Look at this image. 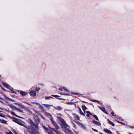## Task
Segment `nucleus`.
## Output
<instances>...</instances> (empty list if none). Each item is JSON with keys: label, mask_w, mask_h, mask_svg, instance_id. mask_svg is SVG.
Segmentation results:
<instances>
[{"label": "nucleus", "mask_w": 134, "mask_h": 134, "mask_svg": "<svg viewBox=\"0 0 134 134\" xmlns=\"http://www.w3.org/2000/svg\"><path fill=\"white\" fill-rule=\"evenodd\" d=\"M27 121L30 125V126L28 127L29 128L28 129L31 130L33 134H39V132L35 129V127H37V125H35L32 120L31 119H29Z\"/></svg>", "instance_id": "f257e3e1"}, {"label": "nucleus", "mask_w": 134, "mask_h": 134, "mask_svg": "<svg viewBox=\"0 0 134 134\" xmlns=\"http://www.w3.org/2000/svg\"><path fill=\"white\" fill-rule=\"evenodd\" d=\"M62 127L63 130L66 133V134H73L69 129V126L66 123L62 125Z\"/></svg>", "instance_id": "f03ea898"}, {"label": "nucleus", "mask_w": 134, "mask_h": 134, "mask_svg": "<svg viewBox=\"0 0 134 134\" xmlns=\"http://www.w3.org/2000/svg\"><path fill=\"white\" fill-rule=\"evenodd\" d=\"M13 121L20 125L24 126L25 128L27 129H29V127H27L23 124L24 122L23 121H21L20 119L16 118L13 120Z\"/></svg>", "instance_id": "7ed1b4c3"}, {"label": "nucleus", "mask_w": 134, "mask_h": 134, "mask_svg": "<svg viewBox=\"0 0 134 134\" xmlns=\"http://www.w3.org/2000/svg\"><path fill=\"white\" fill-rule=\"evenodd\" d=\"M35 125H37V127H35V129L38 131V124L40 122L39 118L36 116H35L34 117Z\"/></svg>", "instance_id": "20e7f679"}, {"label": "nucleus", "mask_w": 134, "mask_h": 134, "mask_svg": "<svg viewBox=\"0 0 134 134\" xmlns=\"http://www.w3.org/2000/svg\"><path fill=\"white\" fill-rule=\"evenodd\" d=\"M51 122L53 125L54 127H55V130H57L59 129V127L58 125L53 120V118L51 117L50 118Z\"/></svg>", "instance_id": "39448f33"}, {"label": "nucleus", "mask_w": 134, "mask_h": 134, "mask_svg": "<svg viewBox=\"0 0 134 134\" xmlns=\"http://www.w3.org/2000/svg\"><path fill=\"white\" fill-rule=\"evenodd\" d=\"M57 118L58 119V120L61 124L62 126V125H64L66 123L64 120L58 116H57Z\"/></svg>", "instance_id": "423d86ee"}, {"label": "nucleus", "mask_w": 134, "mask_h": 134, "mask_svg": "<svg viewBox=\"0 0 134 134\" xmlns=\"http://www.w3.org/2000/svg\"><path fill=\"white\" fill-rule=\"evenodd\" d=\"M76 122L77 124L79 125V126H80L81 128H82L84 129H85V126L82 124L77 121H76Z\"/></svg>", "instance_id": "0eeeda50"}, {"label": "nucleus", "mask_w": 134, "mask_h": 134, "mask_svg": "<svg viewBox=\"0 0 134 134\" xmlns=\"http://www.w3.org/2000/svg\"><path fill=\"white\" fill-rule=\"evenodd\" d=\"M29 93L31 96H34L36 95L35 91H31Z\"/></svg>", "instance_id": "6e6552de"}, {"label": "nucleus", "mask_w": 134, "mask_h": 134, "mask_svg": "<svg viewBox=\"0 0 134 134\" xmlns=\"http://www.w3.org/2000/svg\"><path fill=\"white\" fill-rule=\"evenodd\" d=\"M51 129L56 134H62L60 131L59 130H55L54 128H51Z\"/></svg>", "instance_id": "1a4fd4ad"}, {"label": "nucleus", "mask_w": 134, "mask_h": 134, "mask_svg": "<svg viewBox=\"0 0 134 134\" xmlns=\"http://www.w3.org/2000/svg\"><path fill=\"white\" fill-rule=\"evenodd\" d=\"M105 132L107 133L108 134H112V132L110 131L108 129H104L103 130Z\"/></svg>", "instance_id": "9d476101"}, {"label": "nucleus", "mask_w": 134, "mask_h": 134, "mask_svg": "<svg viewBox=\"0 0 134 134\" xmlns=\"http://www.w3.org/2000/svg\"><path fill=\"white\" fill-rule=\"evenodd\" d=\"M98 108L99 109H100L103 112H104V113H105L106 114H108L107 113L106 111L105 110V109L103 107H98Z\"/></svg>", "instance_id": "9b49d317"}, {"label": "nucleus", "mask_w": 134, "mask_h": 134, "mask_svg": "<svg viewBox=\"0 0 134 134\" xmlns=\"http://www.w3.org/2000/svg\"><path fill=\"white\" fill-rule=\"evenodd\" d=\"M74 118L77 120H79L80 119V118L79 116L75 114H72Z\"/></svg>", "instance_id": "f8f14e48"}, {"label": "nucleus", "mask_w": 134, "mask_h": 134, "mask_svg": "<svg viewBox=\"0 0 134 134\" xmlns=\"http://www.w3.org/2000/svg\"><path fill=\"white\" fill-rule=\"evenodd\" d=\"M54 108L55 109L58 110H60L62 109V108L59 106H58L56 107H54Z\"/></svg>", "instance_id": "ddd939ff"}, {"label": "nucleus", "mask_w": 134, "mask_h": 134, "mask_svg": "<svg viewBox=\"0 0 134 134\" xmlns=\"http://www.w3.org/2000/svg\"><path fill=\"white\" fill-rule=\"evenodd\" d=\"M25 110L27 111L30 114H32V112L31 111L29 108L28 107H26L25 108Z\"/></svg>", "instance_id": "4468645a"}, {"label": "nucleus", "mask_w": 134, "mask_h": 134, "mask_svg": "<svg viewBox=\"0 0 134 134\" xmlns=\"http://www.w3.org/2000/svg\"><path fill=\"white\" fill-rule=\"evenodd\" d=\"M2 84L3 85L5 86L7 88H8L9 89H10L9 88V87H10V86L7 83H5V82H2Z\"/></svg>", "instance_id": "2eb2a0df"}, {"label": "nucleus", "mask_w": 134, "mask_h": 134, "mask_svg": "<svg viewBox=\"0 0 134 134\" xmlns=\"http://www.w3.org/2000/svg\"><path fill=\"white\" fill-rule=\"evenodd\" d=\"M9 106L13 110H16L17 108H16L15 106H13L12 104H10Z\"/></svg>", "instance_id": "dca6fc26"}, {"label": "nucleus", "mask_w": 134, "mask_h": 134, "mask_svg": "<svg viewBox=\"0 0 134 134\" xmlns=\"http://www.w3.org/2000/svg\"><path fill=\"white\" fill-rule=\"evenodd\" d=\"M37 104V105L39 106V108H40V109L42 111H44V110L43 107L40 104Z\"/></svg>", "instance_id": "f3484780"}, {"label": "nucleus", "mask_w": 134, "mask_h": 134, "mask_svg": "<svg viewBox=\"0 0 134 134\" xmlns=\"http://www.w3.org/2000/svg\"><path fill=\"white\" fill-rule=\"evenodd\" d=\"M92 122L93 123L98 125H101L100 123L99 122L96 121L95 120H93V121Z\"/></svg>", "instance_id": "a211bd4d"}, {"label": "nucleus", "mask_w": 134, "mask_h": 134, "mask_svg": "<svg viewBox=\"0 0 134 134\" xmlns=\"http://www.w3.org/2000/svg\"><path fill=\"white\" fill-rule=\"evenodd\" d=\"M22 96H25L27 94L26 93L24 92L23 91H20V92Z\"/></svg>", "instance_id": "6ab92c4d"}, {"label": "nucleus", "mask_w": 134, "mask_h": 134, "mask_svg": "<svg viewBox=\"0 0 134 134\" xmlns=\"http://www.w3.org/2000/svg\"><path fill=\"white\" fill-rule=\"evenodd\" d=\"M15 104H16L18 105L21 108V109H25V108H26V107H25L22 105H21L19 103H15Z\"/></svg>", "instance_id": "aec40b11"}, {"label": "nucleus", "mask_w": 134, "mask_h": 134, "mask_svg": "<svg viewBox=\"0 0 134 134\" xmlns=\"http://www.w3.org/2000/svg\"><path fill=\"white\" fill-rule=\"evenodd\" d=\"M0 122L2 123L6 124L7 121L4 120L0 119Z\"/></svg>", "instance_id": "412c9836"}, {"label": "nucleus", "mask_w": 134, "mask_h": 134, "mask_svg": "<svg viewBox=\"0 0 134 134\" xmlns=\"http://www.w3.org/2000/svg\"><path fill=\"white\" fill-rule=\"evenodd\" d=\"M82 109L84 111V113H85V110L87 109V108L84 105H83L82 106Z\"/></svg>", "instance_id": "4be33fe9"}, {"label": "nucleus", "mask_w": 134, "mask_h": 134, "mask_svg": "<svg viewBox=\"0 0 134 134\" xmlns=\"http://www.w3.org/2000/svg\"><path fill=\"white\" fill-rule=\"evenodd\" d=\"M10 113L11 114L15 116L16 117H19L20 118H21V117L17 115H16V114H15L14 112H13L12 111H11L10 112Z\"/></svg>", "instance_id": "5701e85b"}, {"label": "nucleus", "mask_w": 134, "mask_h": 134, "mask_svg": "<svg viewBox=\"0 0 134 134\" xmlns=\"http://www.w3.org/2000/svg\"><path fill=\"white\" fill-rule=\"evenodd\" d=\"M86 113L87 114V116L88 117H89L90 116V115L92 116V115L91 113L89 111H86Z\"/></svg>", "instance_id": "b1692460"}, {"label": "nucleus", "mask_w": 134, "mask_h": 134, "mask_svg": "<svg viewBox=\"0 0 134 134\" xmlns=\"http://www.w3.org/2000/svg\"><path fill=\"white\" fill-rule=\"evenodd\" d=\"M42 127L43 128L45 129V131L47 132V133H48V132H49V131L48 130V129L44 125H42Z\"/></svg>", "instance_id": "393cba45"}, {"label": "nucleus", "mask_w": 134, "mask_h": 134, "mask_svg": "<svg viewBox=\"0 0 134 134\" xmlns=\"http://www.w3.org/2000/svg\"><path fill=\"white\" fill-rule=\"evenodd\" d=\"M79 112L81 114V115H85V113H83L81 110V109L80 108H79Z\"/></svg>", "instance_id": "a878e982"}, {"label": "nucleus", "mask_w": 134, "mask_h": 134, "mask_svg": "<svg viewBox=\"0 0 134 134\" xmlns=\"http://www.w3.org/2000/svg\"><path fill=\"white\" fill-rule=\"evenodd\" d=\"M108 123L114 126V124L113 122L109 120L108 119Z\"/></svg>", "instance_id": "bb28decb"}, {"label": "nucleus", "mask_w": 134, "mask_h": 134, "mask_svg": "<svg viewBox=\"0 0 134 134\" xmlns=\"http://www.w3.org/2000/svg\"><path fill=\"white\" fill-rule=\"evenodd\" d=\"M46 116H50V118L51 117H52V116L51 115V114L48 113H46Z\"/></svg>", "instance_id": "cd10ccee"}, {"label": "nucleus", "mask_w": 134, "mask_h": 134, "mask_svg": "<svg viewBox=\"0 0 134 134\" xmlns=\"http://www.w3.org/2000/svg\"><path fill=\"white\" fill-rule=\"evenodd\" d=\"M48 133V134H55L52 131H49Z\"/></svg>", "instance_id": "c85d7f7f"}, {"label": "nucleus", "mask_w": 134, "mask_h": 134, "mask_svg": "<svg viewBox=\"0 0 134 134\" xmlns=\"http://www.w3.org/2000/svg\"><path fill=\"white\" fill-rule=\"evenodd\" d=\"M43 105L45 106V107L47 108L49 107L51 105H50L43 104Z\"/></svg>", "instance_id": "c756f323"}, {"label": "nucleus", "mask_w": 134, "mask_h": 134, "mask_svg": "<svg viewBox=\"0 0 134 134\" xmlns=\"http://www.w3.org/2000/svg\"><path fill=\"white\" fill-rule=\"evenodd\" d=\"M93 116L97 120H99L98 118L97 117V116L96 115H94Z\"/></svg>", "instance_id": "7c9ffc66"}, {"label": "nucleus", "mask_w": 134, "mask_h": 134, "mask_svg": "<svg viewBox=\"0 0 134 134\" xmlns=\"http://www.w3.org/2000/svg\"><path fill=\"white\" fill-rule=\"evenodd\" d=\"M16 110L19 111L20 112H21V113L23 112V110H22L19 109L17 108Z\"/></svg>", "instance_id": "2f4dec72"}, {"label": "nucleus", "mask_w": 134, "mask_h": 134, "mask_svg": "<svg viewBox=\"0 0 134 134\" xmlns=\"http://www.w3.org/2000/svg\"><path fill=\"white\" fill-rule=\"evenodd\" d=\"M52 98V97H51V96H49V97H45V99H50V98Z\"/></svg>", "instance_id": "473e14b6"}, {"label": "nucleus", "mask_w": 134, "mask_h": 134, "mask_svg": "<svg viewBox=\"0 0 134 134\" xmlns=\"http://www.w3.org/2000/svg\"><path fill=\"white\" fill-rule=\"evenodd\" d=\"M35 90L37 91H38L40 89V88H36V89H35Z\"/></svg>", "instance_id": "72a5a7b5"}, {"label": "nucleus", "mask_w": 134, "mask_h": 134, "mask_svg": "<svg viewBox=\"0 0 134 134\" xmlns=\"http://www.w3.org/2000/svg\"><path fill=\"white\" fill-rule=\"evenodd\" d=\"M7 98L8 99H9V100H12V101H15L14 100H13L12 99H10V98H9L8 97H7Z\"/></svg>", "instance_id": "f704fd0d"}, {"label": "nucleus", "mask_w": 134, "mask_h": 134, "mask_svg": "<svg viewBox=\"0 0 134 134\" xmlns=\"http://www.w3.org/2000/svg\"><path fill=\"white\" fill-rule=\"evenodd\" d=\"M71 93L72 94H74L75 95H77V94H79L77 93Z\"/></svg>", "instance_id": "c9c22d12"}, {"label": "nucleus", "mask_w": 134, "mask_h": 134, "mask_svg": "<svg viewBox=\"0 0 134 134\" xmlns=\"http://www.w3.org/2000/svg\"><path fill=\"white\" fill-rule=\"evenodd\" d=\"M92 129L93 130V131H95V132H98V131L97 130H96L95 129H94L93 128H92Z\"/></svg>", "instance_id": "e433bc0d"}, {"label": "nucleus", "mask_w": 134, "mask_h": 134, "mask_svg": "<svg viewBox=\"0 0 134 134\" xmlns=\"http://www.w3.org/2000/svg\"><path fill=\"white\" fill-rule=\"evenodd\" d=\"M71 123H72V124L74 127L76 128V126L75 125L74 123H73L72 122Z\"/></svg>", "instance_id": "4c0bfd02"}, {"label": "nucleus", "mask_w": 134, "mask_h": 134, "mask_svg": "<svg viewBox=\"0 0 134 134\" xmlns=\"http://www.w3.org/2000/svg\"><path fill=\"white\" fill-rule=\"evenodd\" d=\"M91 100L92 101H93V102H98V101H97V100Z\"/></svg>", "instance_id": "58836bf2"}, {"label": "nucleus", "mask_w": 134, "mask_h": 134, "mask_svg": "<svg viewBox=\"0 0 134 134\" xmlns=\"http://www.w3.org/2000/svg\"><path fill=\"white\" fill-rule=\"evenodd\" d=\"M67 103L68 104H72V103L71 102H68Z\"/></svg>", "instance_id": "ea45409f"}, {"label": "nucleus", "mask_w": 134, "mask_h": 134, "mask_svg": "<svg viewBox=\"0 0 134 134\" xmlns=\"http://www.w3.org/2000/svg\"><path fill=\"white\" fill-rule=\"evenodd\" d=\"M6 133L7 134H13V133L11 131L9 132H7Z\"/></svg>", "instance_id": "a19ab883"}, {"label": "nucleus", "mask_w": 134, "mask_h": 134, "mask_svg": "<svg viewBox=\"0 0 134 134\" xmlns=\"http://www.w3.org/2000/svg\"><path fill=\"white\" fill-rule=\"evenodd\" d=\"M64 90L66 91L67 92H69V91L68 90H67L66 89H65L64 87L63 88Z\"/></svg>", "instance_id": "79ce46f5"}, {"label": "nucleus", "mask_w": 134, "mask_h": 134, "mask_svg": "<svg viewBox=\"0 0 134 134\" xmlns=\"http://www.w3.org/2000/svg\"><path fill=\"white\" fill-rule=\"evenodd\" d=\"M64 90L66 91L67 92H69V91L68 90H67L66 89H65L64 87L63 88Z\"/></svg>", "instance_id": "37998d69"}, {"label": "nucleus", "mask_w": 134, "mask_h": 134, "mask_svg": "<svg viewBox=\"0 0 134 134\" xmlns=\"http://www.w3.org/2000/svg\"><path fill=\"white\" fill-rule=\"evenodd\" d=\"M111 115L113 116H115L114 115V113L113 112H112L111 113Z\"/></svg>", "instance_id": "c03bdc74"}, {"label": "nucleus", "mask_w": 134, "mask_h": 134, "mask_svg": "<svg viewBox=\"0 0 134 134\" xmlns=\"http://www.w3.org/2000/svg\"><path fill=\"white\" fill-rule=\"evenodd\" d=\"M41 117L43 119H44V117L42 115L41 116Z\"/></svg>", "instance_id": "a18cd8bd"}, {"label": "nucleus", "mask_w": 134, "mask_h": 134, "mask_svg": "<svg viewBox=\"0 0 134 134\" xmlns=\"http://www.w3.org/2000/svg\"><path fill=\"white\" fill-rule=\"evenodd\" d=\"M59 90L60 91H61L62 90V88H59Z\"/></svg>", "instance_id": "49530a36"}, {"label": "nucleus", "mask_w": 134, "mask_h": 134, "mask_svg": "<svg viewBox=\"0 0 134 134\" xmlns=\"http://www.w3.org/2000/svg\"><path fill=\"white\" fill-rule=\"evenodd\" d=\"M57 115H60V116H62V114H60V113H58V114H57Z\"/></svg>", "instance_id": "de8ad7c7"}, {"label": "nucleus", "mask_w": 134, "mask_h": 134, "mask_svg": "<svg viewBox=\"0 0 134 134\" xmlns=\"http://www.w3.org/2000/svg\"><path fill=\"white\" fill-rule=\"evenodd\" d=\"M52 96H56V97H58L59 96H57V95H56V96H55V95H52Z\"/></svg>", "instance_id": "09e8293b"}, {"label": "nucleus", "mask_w": 134, "mask_h": 134, "mask_svg": "<svg viewBox=\"0 0 134 134\" xmlns=\"http://www.w3.org/2000/svg\"><path fill=\"white\" fill-rule=\"evenodd\" d=\"M61 94H62L64 95H68V94H62V93H61Z\"/></svg>", "instance_id": "8fccbe9b"}, {"label": "nucleus", "mask_w": 134, "mask_h": 134, "mask_svg": "<svg viewBox=\"0 0 134 134\" xmlns=\"http://www.w3.org/2000/svg\"><path fill=\"white\" fill-rule=\"evenodd\" d=\"M34 103L35 104H37H37H39L38 103H36V102H35V103Z\"/></svg>", "instance_id": "3c124183"}, {"label": "nucleus", "mask_w": 134, "mask_h": 134, "mask_svg": "<svg viewBox=\"0 0 134 134\" xmlns=\"http://www.w3.org/2000/svg\"><path fill=\"white\" fill-rule=\"evenodd\" d=\"M74 132L76 134H78V133L76 132L75 131H74Z\"/></svg>", "instance_id": "603ef678"}, {"label": "nucleus", "mask_w": 134, "mask_h": 134, "mask_svg": "<svg viewBox=\"0 0 134 134\" xmlns=\"http://www.w3.org/2000/svg\"><path fill=\"white\" fill-rule=\"evenodd\" d=\"M26 104H28V105H30V104H29L28 103H26Z\"/></svg>", "instance_id": "864d4df0"}, {"label": "nucleus", "mask_w": 134, "mask_h": 134, "mask_svg": "<svg viewBox=\"0 0 134 134\" xmlns=\"http://www.w3.org/2000/svg\"><path fill=\"white\" fill-rule=\"evenodd\" d=\"M26 104H28V105H30V104H29L28 103H26Z\"/></svg>", "instance_id": "5fc2aeb1"}, {"label": "nucleus", "mask_w": 134, "mask_h": 134, "mask_svg": "<svg viewBox=\"0 0 134 134\" xmlns=\"http://www.w3.org/2000/svg\"><path fill=\"white\" fill-rule=\"evenodd\" d=\"M26 104H28V105H30V104H29L28 103H26Z\"/></svg>", "instance_id": "6e6d98bb"}, {"label": "nucleus", "mask_w": 134, "mask_h": 134, "mask_svg": "<svg viewBox=\"0 0 134 134\" xmlns=\"http://www.w3.org/2000/svg\"><path fill=\"white\" fill-rule=\"evenodd\" d=\"M99 133L100 134H103V133L101 132H99Z\"/></svg>", "instance_id": "4d7b16f0"}, {"label": "nucleus", "mask_w": 134, "mask_h": 134, "mask_svg": "<svg viewBox=\"0 0 134 134\" xmlns=\"http://www.w3.org/2000/svg\"><path fill=\"white\" fill-rule=\"evenodd\" d=\"M24 102V103H26V102Z\"/></svg>", "instance_id": "13d9d810"}, {"label": "nucleus", "mask_w": 134, "mask_h": 134, "mask_svg": "<svg viewBox=\"0 0 134 134\" xmlns=\"http://www.w3.org/2000/svg\"><path fill=\"white\" fill-rule=\"evenodd\" d=\"M129 134H132V133H129Z\"/></svg>", "instance_id": "bf43d9fd"}, {"label": "nucleus", "mask_w": 134, "mask_h": 134, "mask_svg": "<svg viewBox=\"0 0 134 134\" xmlns=\"http://www.w3.org/2000/svg\"><path fill=\"white\" fill-rule=\"evenodd\" d=\"M1 114H0V116H1Z\"/></svg>", "instance_id": "052dcab7"}]
</instances>
